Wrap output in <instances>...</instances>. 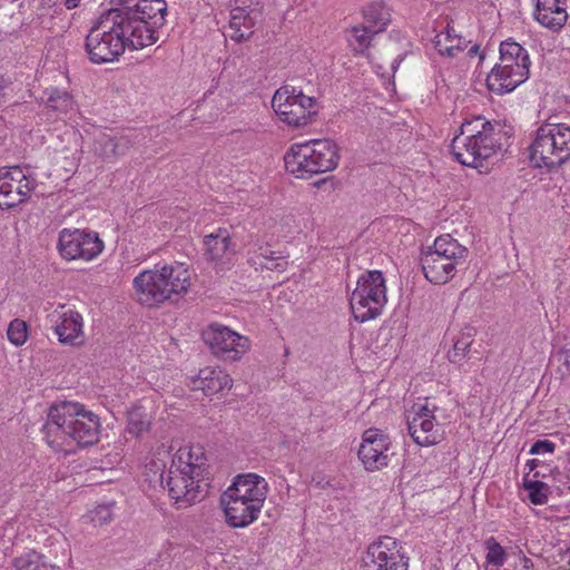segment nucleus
Segmentation results:
<instances>
[{"label": "nucleus", "mask_w": 570, "mask_h": 570, "mask_svg": "<svg viewBox=\"0 0 570 570\" xmlns=\"http://www.w3.org/2000/svg\"><path fill=\"white\" fill-rule=\"evenodd\" d=\"M166 16L165 0H138L134 6L104 11L86 37L89 60L96 65L114 62L126 48L138 50L154 45Z\"/></svg>", "instance_id": "obj_1"}, {"label": "nucleus", "mask_w": 570, "mask_h": 570, "mask_svg": "<svg viewBox=\"0 0 570 570\" xmlns=\"http://www.w3.org/2000/svg\"><path fill=\"white\" fill-rule=\"evenodd\" d=\"M46 441L55 451L70 452L75 445H92L99 440V417L78 402L50 406L43 425Z\"/></svg>", "instance_id": "obj_2"}, {"label": "nucleus", "mask_w": 570, "mask_h": 570, "mask_svg": "<svg viewBox=\"0 0 570 570\" xmlns=\"http://www.w3.org/2000/svg\"><path fill=\"white\" fill-rule=\"evenodd\" d=\"M502 138L499 122L483 116L465 119L460 126V134L452 139L453 157L463 166L481 167L501 149Z\"/></svg>", "instance_id": "obj_3"}, {"label": "nucleus", "mask_w": 570, "mask_h": 570, "mask_svg": "<svg viewBox=\"0 0 570 570\" xmlns=\"http://www.w3.org/2000/svg\"><path fill=\"white\" fill-rule=\"evenodd\" d=\"M267 481L256 473H243L220 497L225 521L230 528H246L255 522L267 498Z\"/></svg>", "instance_id": "obj_4"}, {"label": "nucleus", "mask_w": 570, "mask_h": 570, "mask_svg": "<svg viewBox=\"0 0 570 570\" xmlns=\"http://www.w3.org/2000/svg\"><path fill=\"white\" fill-rule=\"evenodd\" d=\"M132 284L139 303L153 307L166 301H177L185 294L190 285V274L184 264L164 265L142 271Z\"/></svg>", "instance_id": "obj_5"}, {"label": "nucleus", "mask_w": 570, "mask_h": 570, "mask_svg": "<svg viewBox=\"0 0 570 570\" xmlns=\"http://www.w3.org/2000/svg\"><path fill=\"white\" fill-rule=\"evenodd\" d=\"M340 160L337 145L331 139L294 144L285 154L286 170L299 179L334 170Z\"/></svg>", "instance_id": "obj_6"}, {"label": "nucleus", "mask_w": 570, "mask_h": 570, "mask_svg": "<svg viewBox=\"0 0 570 570\" xmlns=\"http://www.w3.org/2000/svg\"><path fill=\"white\" fill-rule=\"evenodd\" d=\"M534 168L554 170L570 159V126L563 122L540 125L529 147Z\"/></svg>", "instance_id": "obj_7"}, {"label": "nucleus", "mask_w": 570, "mask_h": 570, "mask_svg": "<svg viewBox=\"0 0 570 570\" xmlns=\"http://www.w3.org/2000/svg\"><path fill=\"white\" fill-rule=\"evenodd\" d=\"M469 249L450 234L435 238L433 246L420 258L425 278L433 284H445L454 277L458 267L466 263Z\"/></svg>", "instance_id": "obj_8"}, {"label": "nucleus", "mask_w": 570, "mask_h": 570, "mask_svg": "<svg viewBox=\"0 0 570 570\" xmlns=\"http://www.w3.org/2000/svg\"><path fill=\"white\" fill-rule=\"evenodd\" d=\"M499 51V62L488 75L487 86L491 91L503 95L529 78L531 62L528 51L511 39L502 41Z\"/></svg>", "instance_id": "obj_9"}, {"label": "nucleus", "mask_w": 570, "mask_h": 570, "mask_svg": "<svg viewBox=\"0 0 570 570\" xmlns=\"http://www.w3.org/2000/svg\"><path fill=\"white\" fill-rule=\"evenodd\" d=\"M386 302V285L383 273L367 271L361 274L350 298L354 318L360 323L376 318L381 315Z\"/></svg>", "instance_id": "obj_10"}, {"label": "nucleus", "mask_w": 570, "mask_h": 570, "mask_svg": "<svg viewBox=\"0 0 570 570\" xmlns=\"http://www.w3.org/2000/svg\"><path fill=\"white\" fill-rule=\"evenodd\" d=\"M272 107L281 121L294 128L312 124L318 112L317 100L314 97L306 96L301 89L288 85L275 91Z\"/></svg>", "instance_id": "obj_11"}, {"label": "nucleus", "mask_w": 570, "mask_h": 570, "mask_svg": "<svg viewBox=\"0 0 570 570\" xmlns=\"http://www.w3.org/2000/svg\"><path fill=\"white\" fill-rule=\"evenodd\" d=\"M104 247L99 234L90 229L63 228L58 235L57 249L66 261H92Z\"/></svg>", "instance_id": "obj_12"}, {"label": "nucleus", "mask_w": 570, "mask_h": 570, "mask_svg": "<svg viewBox=\"0 0 570 570\" xmlns=\"http://www.w3.org/2000/svg\"><path fill=\"white\" fill-rule=\"evenodd\" d=\"M161 482L166 484L169 497L178 509L188 508L200 501L206 495L208 487L205 476L194 478L188 471L171 465L166 475L161 474Z\"/></svg>", "instance_id": "obj_13"}, {"label": "nucleus", "mask_w": 570, "mask_h": 570, "mask_svg": "<svg viewBox=\"0 0 570 570\" xmlns=\"http://www.w3.org/2000/svg\"><path fill=\"white\" fill-rule=\"evenodd\" d=\"M47 321L61 344L72 347L85 344L83 318L76 309L66 305H58L48 314Z\"/></svg>", "instance_id": "obj_14"}, {"label": "nucleus", "mask_w": 570, "mask_h": 570, "mask_svg": "<svg viewBox=\"0 0 570 570\" xmlns=\"http://www.w3.org/2000/svg\"><path fill=\"white\" fill-rule=\"evenodd\" d=\"M214 355L228 361L239 360L249 350V340L227 326L212 324L203 334Z\"/></svg>", "instance_id": "obj_15"}, {"label": "nucleus", "mask_w": 570, "mask_h": 570, "mask_svg": "<svg viewBox=\"0 0 570 570\" xmlns=\"http://www.w3.org/2000/svg\"><path fill=\"white\" fill-rule=\"evenodd\" d=\"M438 407L429 402L414 404L407 416V430L413 441L421 446L438 444L442 440L440 424L436 422Z\"/></svg>", "instance_id": "obj_16"}, {"label": "nucleus", "mask_w": 570, "mask_h": 570, "mask_svg": "<svg viewBox=\"0 0 570 570\" xmlns=\"http://www.w3.org/2000/svg\"><path fill=\"white\" fill-rule=\"evenodd\" d=\"M401 550L394 538L384 535L368 546L364 562L371 570H407V558Z\"/></svg>", "instance_id": "obj_17"}, {"label": "nucleus", "mask_w": 570, "mask_h": 570, "mask_svg": "<svg viewBox=\"0 0 570 570\" xmlns=\"http://www.w3.org/2000/svg\"><path fill=\"white\" fill-rule=\"evenodd\" d=\"M391 446L387 434L379 429H368L362 435L358 448V459L366 471H379L390 463L389 450Z\"/></svg>", "instance_id": "obj_18"}, {"label": "nucleus", "mask_w": 570, "mask_h": 570, "mask_svg": "<svg viewBox=\"0 0 570 570\" xmlns=\"http://www.w3.org/2000/svg\"><path fill=\"white\" fill-rule=\"evenodd\" d=\"M534 7V19L553 32L560 31L569 18L567 0H535Z\"/></svg>", "instance_id": "obj_19"}, {"label": "nucleus", "mask_w": 570, "mask_h": 570, "mask_svg": "<svg viewBox=\"0 0 570 570\" xmlns=\"http://www.w3.org/2000/svg\"><path fill=\"white\" fill-rule=\"evenodd\" d=\"M132 146V140L112 130H99L95 134L92 151L104 160H110L124 155Z\"/></svg>", "instance_id": "obj_20"}, {"label": "nucleus", "mask_w": 570, "mask_h": 570, "mask_svg": "<svg viewBox=\"0 0 570 570\" xmlns=\"http://www.w3.org/2000/svg\"><path fill=\"white\" fill-rule=\"evenodd\" d=\"M193 390H200L207 396L223 393L232 387V379L227 372L219 367L202 368L191 381Z\"/></svg>", "instance_id": "obj_21"}, {"label": "nucleus", "mask_w": 570, "mask_h": 570, "mask_svg": "<svg viewBox=\"0 0 570 570\" xmlns=\"http://www.w3.org/2000/svg\"><path fill=\"white\" fill-rule=\"evenodd\" d=\"M207 459L199 445L180 448L173 458L171 466L188 471L194 478L205 476Z\"/></svg>", "instance_id": "obj_22"}, {"label": "nucleus", "mask_w": 570, "mask_h": 570, "mask_svg": "<svg viewBox=\"0 0 570 570\" xmlns=\"http://www.w3.org/2000/svg\"><path fill=\"white\" fill-rule=\"evenodd\" d=\"M203 243L206 258L216 264H219L225 257L234 253L230 233L224 227H219L216 232L206 235Z\"/></svg>", "instance_id": "obj_23"}, {"label": "nucleus", "mask_w": 570, "mask_h": 570, "mask_svg": "<svg viewBox=\"0 0 570 570\" xmlns=\"http://www.w3.org/2000/svg\"><path fill=\"white\" fill-rule=\"evenodd\" d=\"M254 11H248L246 8L236 7L232 9L229 16V29L232 30L229 37L236 42H242L253 35V28L256 19L253 16Z\"/></svg>", "instance_id": "obj_24"}, {"label": "nucleus", "mask_w": 570, "mask_h": 570, "mask_svg": "<svg viewBox=\"0 0 570 570\" xmlns=\"http://www.w3.org/2000/svg\"><path fill=\"white\" fill-rule=\"evenodd\" d=\"M363 18L366 27L373 29L374 32H382L390 22L389 9L381 1L367 4L363 10Z\"/></svg>", "instance_id": "obj_25"}, {"label": "nucleus", "mask_w": 570, "mask_h": 570, "mask_svg": "<svg viewBox=\"0 0 570 570\" xmlns=\"http://www.w3.org/2000/svg\"><path fill=\"white\" fill-rule=\"evenodd\" d=\"M11 167L0 169V208L10 209L21 204V197L14 195V183L9 180Z\"/></svg>", "instance_id": "obj_26"}, {"label": "nucleus", "mask_w": 570, "mask_h": 570, "mask_svg": "<svg viewBox=\"0 0 570 570\" xmlns=\"http://www.w3.org/2000/svg\"><path fill=\"white\" fill-rule=\"evenodd\" d=\"M373 29L362 24L354 26L346 32V39L350 48L355 53H364L371 45L372 38L377 32L372 31Z\"/></svg>", "instance_id": "obj_27"}, {"label": "nucleus", "mask_w": 570, "mask_h": 570, "mask_svg": "<svg viewBox=\"0 0 570 570\" xmlns=\"http://www.w3.org/2000/svg\"><path fill=\"white\" fill-rule=\"evenodd\" d=\"M9 180H13L14 195H17V197H21V203L26 202L30 197L37 186L36 179L30 175H27L19 166L11 167V176L9 177Z\"/></svg>", "instance_id": "obj_28"}, {"label": "nucleus", "mask_w": 570, "mask_h": 570, "mask_svg": "<svg viewBox=\"0 0 570 570\" xmlns=\"http://www.w3.org/2000/svg\"><path fill=\"white\" fill-rule=\"evenodd\" d=\"M46 107L57 112V116H66L73 111L75 101L67 92L59 89H51L47 98Z\"/></svg>", "instance_id": "obj_29"}, {"label": "nucleus", "mask_w": 570, "mask_h": 570, "mask_svg": "<svg viewBox=\"0 0 570 570\" xmlns=\"http://www.w3.org/2000/svg\"><path fill=\"white\" fill-rule=\"evenodd\" d=\"M150 416L142 407H134L128 413L127 430L135 436H140L150 428Z\"/></svg>", "instance_id": "obj_30"}, {"label": "nucleus", "mask_w": 570, "mask_h": 570, "mask_svg": "<svg viewBox=\"0 0 570 570\" xmlns=\"http://www.w3.org/2000/svg\"><path fill=\"white\" fill-rule=\"evenodd\" d=\"M13 566L17 570H50L51 568L43 556L36 551H29L16 558Z\"/></svg>", "instance_id": "obj_31"}, {"label": "nucleus", "mask_w": 570, "mask_h": 570, "mask_svg": "<svg viewBox=\"0 0 570 570\" xmlns=\"http://www.w3.org/2000/svg\"><path fill=\"white\" fill-rule=\"evenodd\" d=\"M472 337V330L469 328L466 332L461 333L455 340L452 350L448 353L451 363H460L465 357L473 342Z\"/></svg>", "instance_id": "obj_32"}, {"label": "nucleus", "mask_w": 570, "mask_h": 570, "mask_svg": "<svg viewBox=\"0 0 570 570\" xmlns=\"http://www.w3.org/2000/svg\"><path fill=\"white\" fill-rule=\"evenodd\" d=\"M250 266H254L255 269H269V271H285L287 266V261L281 253L271 252V259L268 262H264L261 259V256L250 255L247 259Z\"/></svg>", "instance_id": "obj_33"}, {"label": "nucleus", "mask_w": 570, "mask_h": 570, "mask_svg": "<svg viewBox=\"0 0 570 570\" xmlns=\"http://www.w3.org/2000/svg\"><path fill=\"white\" fill-rule=\"evenodd\" d=\"M523 487L529 492V500L535 505H542L548 502L549 487L539 480L523 479Z\"/></svg>", "instance_id": "obj_34"}, {"label": "nucleus", "mask_w": 570, "mask_h": 570, "mask_svg": "<svg viewBox=\"0 0 570 570\" xmlns=\"http://www.w3.org/2000/svg\"><path fill=\"white\" fill-rule=\"evenodd\" d=\"M454 36L458 35L455 33V30L449 24L446 26L444 32H440L435 36L434 47L440 55L448 57L456 56L459 45H448L449 39H453Z\"/></svg>", "instance_id": "obj_35"}, {"label": "nucleus", "mask_w": 570, "mask_h": 570, "mask_svg": "<svg viewBox=\"0 0 570 570\" xmlns=\"http://www.w3.org/2000/svg\"><path fill=\"white\" fill-rule=\"evenodd\" d=\"M487 548V562L499 568L507 561V552L504 548L493 538H489L484 542Z\"/></svg>", "instance_id": "obj_36"}, {"label": "nucleus", "mask_w": 570, "mask_h": 570, "mask_svg": "<svg viewBox=\"0 0 570 570\" xmlns=\"http://www.w3.org/2000/svg\"><path fill=\"white\" fill-rule=\"evenodd\" d=\"M8 340L16 346H21L28 338V326L22 320L14 318L9 323L7 330Z\"/></svg>", "instance_id": "obj_37"}, {"label": "nucleus", "mask_w": 570, "mask_h": 570, "mask_svg": "<svg viewBox=\"0 0 570 570\" xmlns=\"http://www.w3.org/2000/svg\"><path fill=\"white\" fill-rule=\"evenodd\" d=\"M114 505L115 503L99 504L95 509L90 510L88 518L94 525H105L114 519Z\"/></svg>", "instance_id": "obj_38"}, {"label": "nucleus", "mask_w": 570, "mask_h": 570, "mask_svg": "<svg viewBox=\"0 0 570 570\" xmlns=\"http://www.w3.org/2000/svg\"><path fill=\"white\" fill-rule=\"evenodd\" d=\"M556 450V444L549 440H538L534 442L529 451L530 454H544V453H553Z\"/></svg>", "instance_id": "obj_39"}, {"label": "nucleus", "mask_w": 570, "mask_h": 570, "mask_svg": "<svg viewBox=\"0 0 570 570\" xmlns=\"http://www.w3.org/2000/svg\"><path fill=\"white\" fill-rule=\"evenodd\" d=\"M448 45H459L458 52L465 48V41L461 36H454L453 39H449Z\"/></svg>", "instance_id": "obj_40"}, {"label": "nucleus", "mask_w": 570, "mask_h": 570, "mask_svg": "<svg viewBox=\"0 0 570 570\" xmlns=\"http://www.w3.org/2000/svg\"><path fill=\"white\" fill-rule=\"evenodd\" d=\"M271 249L261 247L259 252H255L253 255L261 256V259L264 262H268L271 259Z\"/></svg>", "instance_id": "obj_41"}, {"label": "nucleus", "mask_w": 570, "mask_h": 570, "mask_svg": "<svg viewBox=\"0 0 570 570\" xmlns=\"http://www.w3.org/2000/svg\"><path fill=\"white\" fill-rule=\"evenodd\" d=\"M82 0H61V3L65 6L66 9L72 10L80 6Z\"/></svg>", "instance_id": "obj_42"}, {"label": "nucleus", "mask_w": 570, "mask_h": 570, "mask_svg": "<svg viewBox=\"0 0 570 570\" xmlns=\"http://www.w3.org/2000/svg\"><path fill=\"white\" fill-rule=\"evenodd\" d=\"M539 464H540V461L537 459H532L527 462V466L529 468L530 471H533L535 468L539 466Z\"/></svg>", "instance_id": "obj_43"}, {"label": "nucleus", "mask_w": 570, "mask_h": 570, "mask_svg": "<svg viewBox=\"0 0 570 570\" xmlns=\"http://www.w3.org/2000/svg\"><path fill=\"white\" fill-rule=\"evenodd\" d=\"M479 51V46L474 45L470 48L469 50V55L472 56V55H476Z\"/></svg>", "instance_id": "obj_44"}, {"label": "nucleus", "mask_w": 570, "mask_h": 570, "mask_svg": "<svg viewBox=\"0 0 570 570\" xmlns=\"http://www.w3.org/2000/svg\"><path fill=\"white\" fill-rule=\"evenodd\" d=\"M529 562H530L529 559L524 560V567H523L524 569L523 570H530V566L528 564Z\"/></svg>", "instance_id": "obj_45"}, {"label": "nucleus", "mask_w": 570, "mask_h": 570, "mask_svg": "<svg viewBox=\"0 0 570 570\" xmlns=\"http://www.w3.org/2000/svg\"><path fill=\"white\" fill-rule=\"evenodd\" d=\"M4 89V85H3V81H0V91H2ZM2 92H0V98L2 97Z\"/></svg>", "instance_id": "obj_46"}]
</instances>
